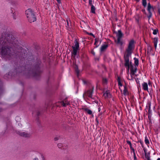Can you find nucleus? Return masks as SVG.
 I'll list each match as a JSON object with an SVG mask.
<instances>
[{"label":"nucleus","instance_id":"nucleus-8","mask_svg":"<svg viewBox=\"0 0 160 160\" xmlns=\"http://www.w3.org/2000/svg\"><path fill=\"white\" fill-rule=\"evenodd\" d=\"M142 89H143V90H144L145 91H148V84L147 82H143L142 84Z\"/></svg>","mask_w":160,"mask_h":160},{"label":"nucleus","instance_id":"nucleus-39","mask_svg":"<svg viewBox=\"0 0 160 160\" xmlns=\"http://www.w3.org/2000/svg\"><path fill=\"white\" fill-rule=\"evenodd\" d=\"M98 111L100 112V108H98Z\"/></svg>","mask_w":160,"mask_h":160},{"label":"nucleus","instance_id":"nucleus-28","mask_svg":"<svg viewBox=\"0 0 160 160\" xmlns=\"http://www.w3.org/2000/svg\"><path fill=\"white\" fill-rule=\"evenodd\" d=\"M67 26H68V28H70V24L69 23V22L68 20H67Z\"/></svg>","mask_w":160,"mask_h":160},{"label":"nucleus","instance_id":"nucleus-2","mask_svg":"<svg viewBox=\"0 0 160 160\" xmlns=\"http://www.w3.org/2000/svg\"><path fill=\"white\" fill-rule=\"evenodd\" d=\"M134 48V41L132 40L130 41L128 47L126 49L124 55L125 60V66L127 67V70L129 72V69L130 68L131 78H128L130 80L133 79V77L137 70V67L133 66L129 61V58L131 57V54Z\"/></svg>","mask_w":160,"mask_h":160},{"label":"nucleus","instance_id":"nucleus-15","mask_svg":"<svg viewBox=\"0 0 160 160\" xmlns=\"http://www.w3.org/2000/svg\"><path fill=\"white\" fill-rule=\"evenodd\" d=\"M108 80L106 78H103L102 79V83L104 85H106L108 83Z\"/></svg>","mask_w":160,"mask_h":160},{"label":"nucleus","instance_id":"nucleus-38","mask_svg":"<svg viewBox=\"0 0 160 160\" xmlns=\"http://www.w3.org/2000/svg\"><path fill=\"white\" fill-rule=\"evenodd\" d=\"M135 0L137 2H138L140 1V0Z\"/></svg>","mask_w":160,"mask_h":160},{"label":"nucleus","instance_id":"nucleus-20","mask_svg":"<svg viewBox=\"0 0 160 160\" xmlns=\"http://www.w3.org/2000/svg\"><path fill=\"white\" fill-rule=\"evenodd\" d=\"M145 143L147 145H148L149 143V141L147 136H146L145 137Z\"/></svg>","mask_w":160,"mask_h":160},{"label":"nucleus","instance_id":"nucleus-23","mask_svg":"<svg viewBox=\"0 0 160 160\" xmlns=\"http://www.w3.org/2000/svg\"><path fill=\"white\" fill-rule=\"evenodd\" d=\"M145 156L147 160H151L150 159V157L149 155H146V154H145Z\"/></svg>","mask_w":160,"mask_h":160},{"label":"nucleus","instance_id":"nucleus-41","mask_svg":"<svg viewBox=\"0 0 160 160\" xmlns=\"http://www.w3.org/2000/svg\"><path fill=\"white\" fill-rule=\"evenodd\" d=\"M157 160H160V158H158L157 159Z\"/></svg>","mask_w":160,"mask_h":160},{"label":"nucleus","instance_id":"nucleus-12","mask_svg":"<svg viewBox=\"0 0 160 160\" xmlns=\"http://www.w3.org/2000/svg\"><path fill=\"white\" fill-rule=\"evenodd\" d=\"M158 42V38H154L153 40V42L154 44V47L156 48H157V43Z\"/></svg>","mask_w":160,"mask_h":160},{"label":"nucleus","instance_id":"nucleus-32","mask_svg":"<svg viewBox=\"0 0 160 160\" xmlns=\"http://www.w3.org/2000/svg\"><path fill=\"white\" fill-rule=\"evenodd\" d=\"M58 146L59 148H61V143L58 144Z\"/></svg>","mask_w":160,"mask_h":160},{"label":"nucleus","instance_id":"nucleus-6","mask_svg":"<svg viewBox=\"0 0 160 160\" xmlns=\"http://www.w3.org/2000/svg\"><path fill=\"white\" fill-rule=\"evenodd\" d=\"M147 10L149 14V16L148 17L150 18L152 15V11L153 10V7L151 6L150 3H148V4Z\"/></svg>","mask_w":160,"mask_h":160},{"label":"nucleus","instance_id":"nucleus-43","mask_svg":"<svg viewBox=\"0 0 160 160\" xmlns=\"http://www.w3.org/2000/svg\"><path fill=\"white\" fill-rule=\"evenodd\" d=\"M84 2H86V0H83Z\"/></svg>","mask_w":160,"mask_h":160},{"label":"nucleus","instance_id":"nucleus-24","mask_svg":"<svg viewBox=\"0 0 160 160\" xmlns=\"http://www.w3.org/2000/svg\"><path fill=\"white\" fill-rule=\"evenodd\" d=\"M158 31L157 29L154 30L153 32V34L154 35H156L157 34Z\"/></svg>","mask_w":160,"mask_h":160},{"label":"nucleus","instance_id":"nucleus-3","mask_svg":"<svg viewBox=\"0 0 160 160\" xmlns=\"http://www.w3.org/2000/svg\"><path fill=\"white\" fill-rule=\"evenodd\" d=\"M25 13L28 21L30 22L31 23L36 21V17L33 12L31 9H28L27 10Z\"/></svg>","mask_w":160,"mask_h":160},{"label":"nucleus","instance_id":"nucleus-33","mask_svg":"<svg viewBox=\"0 0 160 160\" xmlns=\"http://www.w3.org/2000/svg\"><path fill=\"white\" fill-rule=\"evenodd\" d=\"M117 81L118 82L119 81H121V79L119 77H118V79H117Z\"/></svg>","mask_w":160,"mask_h":160},{"label":"nucleus","instance_id":"nucleus-7","mask_svg":"<svg viewBox=\"0 0 160 160\" xmlns=\"http://www.w3.org/2000/svg\"><path fill=\"white\" fill-rule=\"evenodd\" d=\"M59 103V105H62L63 107H66L67 105H68L69 104V102L66 99L60 102Z\"/></svg>","mask_w":160,"mask_h":160},{"label":"nucleus","instance_id":"nucleus-16","mask_svg":"<svg viewBox=\"0 0 160 160\" xmlns=\"http://www.w3.org/2000/svg\"><path fill=\"white\" fill-rule=\"evenodd\" d=\"M128 92L127 88L126 86H124V89L123 91V94L125 95H126L128 94Z\"/></svg>","mask_w":160,"mask_h":160},{"label":"nucleus","instance_id":"nucleus-36","mask_svg":"<svg viewBox=\"0 0 160 160\" xmlns=\"http://www.w3.org/2000/svg\"><path fill=\"white\" fill-rule=\"evenodd\" d=\"M33 160H39L38 158H35L33 159Z\"/></svg>","mask_w":160,"mask_h":160},{"label":"nucleus","instance_id":"nucleus-29","mask_svg":"<svg viewBox=\"0 0 160 160\" xmlns=\"http://www.w3.org/2000/svg\"><path fill=\"white\" fill-rule=\"evenodd\" d=\"M118 85L119 86H122V84L121 83V81H119V82H118Z\"/></svg>","mask_w":160,"mask_h":160},{"label":"nucleus","instance_id":"nucleus-40","mask_svg":"<svg viewBox=\"0 0 160 160\" xmlns=\"http://www.w3.org/2000/svg\"><path fill=\"white\" fill-rule=\"evenodd\" d=\"M20 49L21 51H22V48L21 47H20Z\"/></svg>","mask_w":160,"mask_h":160},{"label":"nucleus","instance_id":"nucleus-35","mask_svg":"<svg viewBox=\"0 0 160 160\" xmlns=\"http://www.w3.org/2000/svg\"><path fill=\"white\" fill-rule=\"evenodd\" d=\"M59 3H61V0H56Z\"/></svg>","mask_w":160,"mask_h":160},{"label":"nucleus","instance_id":"nucleus-30","mask_svg":"<svg viewBox=\"0 0 160 160\" xmlns=\"http://www.w3.org/2000/svg\"><path fill=\"white\" fill-rule=\"evenodd\" d=\"M131 150L133 152V154H134V153H135V150H134V149L133 148V147H132V148H130Z\"/></svg>","mask_w":160,"mask_h":160},{"label":"nucleus","instance_id":"nucleus-31","mask_svg":"<svg viewBox=\"0 0 160 160\" xmlns=\"http://www.w3.org/2000/svg\"><path fill=\"white\" fill-rule=\"evenodd\" d=\"M98 42V39H95V43H94V44L95 45L96 44L97 42Z\"/></svg>","mask_w":160,"mask_h":160},{"label":"nucleus","instance_id":"nucleus-9","mask_svg":"<svg viewBox=\"0 0 160 160\" xmlns=\"http://www.w3.org/2000/svg\"><path fill=\"white\" fill-rule=\"evenodd\" d=\"M20 135L22 136L25 137H28L30 136L29 133H28L25 132H21L20 133Z\"/></svg>","mask_w":160,"mask_h":160},{"label":"nucleus","instance_id":"nucleus-18","mask_svg":"<svg viewBox=\"0 0 160 160\" xmlns=\"http://www.w3.org/2000/svg\"><path fill=\"white\" fill-rule=\"evenodd\" d=\"M134 63L135 64V65L134 66H136V67L138 66L139 62L138 60L136 58H134Z\"/></svg>","mask_w":160,"mask_h":160},{"label":"nucleus","instance_id":"nucleus-13","mask_svg":"<svg viewBox=\"0 0 160 160\" xmlns=\"http://www.w3.org/2000/svg\"><path fill=\"white\" fill-rule=\"evenodd\" d=\"M85 111L87 112L88 114L89 115H92V112L90 109H89L87 108H85L84 109Z\"/></svg>","mask_w":160,"mask_h":160},{"label":"nucleus","instance_id":"nucleus-4","mask_svg":"<svg viewBox=\"0 0 160 160\" xmlns=\"http://www.w3.org/2000/svg\"><path fill=\"white\" fill-rule=\"evenodd\" d=\"M75 44L72 47L73 51L72 52V55L74 57L77 54L78 50L79 49V46L78 42L77 40L74 42Z\"/></svg>","mask_w":160,"mask_h":160},{"label":"nucleus","instance_id":"nucleus-10","mask_svg":"<svg viewBox=\"0 0 160 160\" xmlns=\"http://www.w3.org/2000/svg\"><path fill=\"white\" fill-rule=\"evenodd\" d=\"M103 96L105 98H110L111 97V95L108 91H106L103 94Z\"/></svg>","mask_w":160,"mask_h":160},{"label":"nucleus","instance_id":"nucleus-11","mask_svg":"<svg viewBox=\"0 0 160 160\" xmlns=\"http://www.w3.org/2000/svg\"><path fill=\"white\" fill-rule=\"evenodd\" d=\"M122 36L123 34L122 32L120 30H118L117 35V39H121Z\"/></svg>","mask_w":160,"mask_h":160},{"label":"nucleus","instance_id":"nucleus-21","mask_svg":"<svg viewBox=\"0 0 160 160\" xmlns=\"http://www.w3.org/2000/svg\"><path fill=\"white\" fill-rule=\"evenodd\" d=\"M147 4V3L146 0H142V4L144 7L146 6Z\"/></svg>","mask_w":160,"mask_h":160},{"label":"nucleus","instance_id":"nucleus-22","mask_svg":"<svg viewBox=\"0 0 160 160\" xmlns=\"http://www.w3.org/2000/svg\"><path fill=\"white\" fill-rule=\"evenodd\" d=\"M127 144H128L129 145L130 148H132V145L130 141H127Z\"/></svg>","mask_w":160,"mask_h":160},{"label":"nucleus","instance_id":"nucleus-14","mask_svg":"<svg viewBox=\"0 0 160 160\" xmlns=\"http://www.w3.org/2000/svg\"><path fill=\"white\" fill-rule=\"evenodd\" d=\"M108 47V45L106 44H105L102 45L101 48V51L102 52L105 50Z\"/></svg>","mask_w":160,"mask_h":160},{"label":"nucleus","instance_id":"nucleus-26","mask_svg":"<svg viewBox=\"0 0 160 160\" xmlns=\"http://www.w3.org/2000/svg\"><path fill=\"white\" fill-rule=\"evenodd\" d=\"M89 4L91 6H92V5H93L92 3V0H89Z\"/></svg>","mask_w":160,"mask_h":160},{"label":"nucleus","instance_id":"nucleus-5","mask_svg":"<svg viewBox=\"0 0 160 160\" xmlns=\"http://www.w3.org/2000/svg\"><path fill=\"white\" fill-rule=\"evenodd\" d=\"M93 89V87H92L88 90L83 95L87 96L90 98H92V93Z\"/></svg>","mask_w":160,"mask_h":160},{"label":"nucleus","instance_id":"nucleus-34","mask_svg":"<svg viewBox=\"0 0 160 160\" xmlns=\"http://www.w3.org/2000/svg\"><path fill=\"white\" fill-rule=\"evenodd\" d=\"M76 72L78 74H79V71L78 70V69H76Z\"/></svg>","mask_w":160,"mask_h":160},{"label":"nucleus","instance_id":"nucleus-1","mask_svg":"<svg viewBox=\"0 0 160 160\" xmlns=\"http://www.w3.org/2000/svg\"><path fill=\"white\" fill-rule=\"evenodd\" d=\"M18 42L12 34L7 33H3L2 37L0 40V53L2 57L6 60L10 59V57H15V52H11L12 49L8 46V45L12 44L14 47L18 50Z\"/></svg>","mask_w":160,"mask_h":160},{"label":"nucleus","instance_id":"nucleus-19","mask_svg":"<svg viewBox=\"0 0 160 160\" xmlns=\"http://www.w3.org/2000/svg\"><path fill=\"white\" fill-rule=\"evenodd\" d=\"M117 43L121 45H122L123 42L121 40V39H117Z\"/></svg>","mask_w":160,"mask_h":160},{"label":"nucleus","instance_id":"nucleus-25","mask_svg":"<svg viewBox=\"0 0 160 160\" xmlns=\"http://www.w3.org/2000/svg\"><path fill=\"white\" fill-rule=\"evenodd\" d=\"M60 137L59 136H56L54 138V140L55 141H57L59 139Z\"/></svg>","mask_w":160,"mask_h":160},{"label":"nucleus","instance_id":"nucleus-27","mask_svg":"<svg viewBox=\"0 0 160 160\" xmlns=\"http://www.w3.org/2000/svg\"><path fill=\"white\" fill-rule=\"evenodd\" d=\"M133 157H134V160H137V157H136V155L135 153H134V154H133Z\"/></svg>","mask_w":160,"mask_h":160},{"label":"nucleus","instance_id":"nucleus-44","mask_svg":"<svg viewBox=\"0 0 160 160\" xmlns=\"http://www.w3.org/2000/svg\"><path fill=\"white\" fill-rule=\"evenodd\" d=\"M42 158L43 159H44V157H43V156H42Z\"/></svg>","mask_w":160,"mask_h":160},{"label":"nucleus","instance_id":"nucleus-17","mask_svg":"<svg viewBox=\"0 0 160 160\" xmlns=\"http://www.w3.org/2000/svg\"><path fill=\"white\" fill-rule=\"evenodd\" d=\"M95 8L93 5L91 6V12L95 14Z\"/></svg>","mask_w":160,"mask_h":160},{"label":"nucleus","instance_id":"nucleus-42","mask_svg":"<svg viewBox=\"0 0 160 160\" xmlns=\"http://www.w3.org/2000/svg\"><path fill=\"white\" fill-rule=\"evenodd\" d=\"M90 35H93V34L92 33H91L90 34Z\"/></svg>","mask_w":160,"mask_h":160},{"label":"nucleus","instance_id":"nucleus-37","mask_svg":"<svg viewBox=\"0 0 160 160\" xmlns=\"http://www.w3.org/2000/svg\"><path fill=\"white\" fill-rule=\"evenodd\" d=\"M158 12L160 14V8H158Z\"/></svg>","mask_w":160,"mask_h":160}]
</instances>
